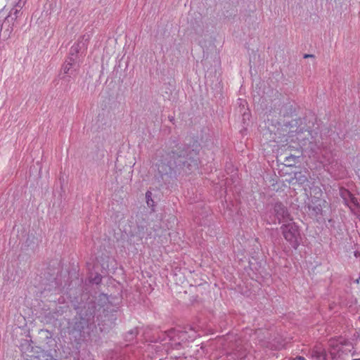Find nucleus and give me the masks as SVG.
I'll use <instances>...</instances> for the list:
<instances>
[{
    "label": "nucleus",
    "instance_id": "nucleus-1",
    "mask_svg": "<svg viewBox=\"0 0 360 360\" xmlns=\"http://www.w3.org/2000/svg\"><path fill=\"white\" fill-rule=\"evenodd\" d=\"M162 335L160 342L163 345L177 348L181 342L193 341L198 335L193 328L187 326L181 329H171Z\"/></svg>",
    "mask_w": 360,
    "mask_h": 360
},
{
    "label": "nucleus",
    "instance_id": "nucleus-2",
    "mask_svg": "<svg viewBox=\"0 0 360 360\" xmlns=\"http://www.w3.org/2000/svg\"><path fill=\"white\" fill-rule=\"evenodd\" d=\"M316 153H310L309 156L317 158L320 155L323 159L321 162L324 164V166H330L329 170H332V172L335 171V167H338V162L335 159L336 152L323 143L319 142L316 143Z\"/></svg>",
    "mask_w": 360,
    "mask_h": 360
},
{
    "label": "nucleus",
    "instance_id": "nucleus-3",
    "mask_svg": "<svg viewBox=\"0 0 360 360\" xmlns=\"http://www.w3.org/2000/svg\"><path fill=\"white\" fill-rule=\"evenodd\" d=\"M291 141H297L302 152L316 153V146L318 142L314 140L312 133L309 130H300L291 135Z\"/></svg>",
    "mask_w": 360,
    "mask_h": 360
},
{
    "label": "nucleus",
    "instance_id": "nucleus-4",
    "mask_svg": "<svg viewBox=\"0 0 360 360\" xmlns=\"http://www.w3.org/2000/svg\"><path fill=\"white\" fill-rule=\"evenodd\" d=\"M281 229L285 240L296 250L302 240L298 226L291 221L281 226Z\"/></svg>",
    "mask_w": 360,
    "mask_h": 360
},
{
    "label": "nucleus",
    "instance_id": "nucleus-5",
    "mask_svg": "<svg viewBox=\"0 0 360 360\" xmlns=\"http://www.w3.org/2000/svg\"><path fill=\"white\" fill-rule=\"evenodd\" d=\"M80 44L73 45L70 49L71 56L69 57L63 65L61 72L63 74L68 77H75L77 75V56L75 54L79 52L81 49Z\"/></svg>",
    "mask_w": 360,
    "mask_h": 360
},
{
    "label": "nucleus",
    "instance_id": "nucleus-6",
    "mask_svg": "<svg viewBox=\"0 0 360 360\" xmlns=\"http://www.w3.org/2000/svg\"><path fill=\"white\" fill-rule=\"evenodd\" d=\"M274 216H269L268 219L269 224H278L287 223L292 221V217L290 216L287 207L281 202H276L274 206L273 210Z\"/></svg>",
    "mask_w": 360,
    "mask_h": 360
},
{
    "label": "nucleus",
    "instance_id": "nucleus-7",
    "mask_svg": "<svg viewBox=\"0 0 360 360\" xmlns=\"http://www.w3.org/2000/svg\"><path fill=\"white\" fill-rule=\"evenodd\" d=\"M177 164L175 158V153H166L156 163L159 174L162 177L165 175L171 174L174 166Z\"/></svg>",
    "mask_w": 360,
    "mask_h": 360
},
{
    "label": "nucleus",
    "instance_id": "nucleus-8",
    "mask_svg": "<svg viewBox=\"0 0 360 360\" xmlns=\"http://www.w3.org/2000/svg\"><path fill=\"white\" fill-rule=\"evenodd\" d=\"M340 196L343 199L345 204L356 217H360V207L357 200L347 189L340 190Z\"/></svg>",
    "mask_w": 360,
    "mask_h": 360
},
{
    "label": "nucleus",
    "instance_id": "nucleus-9",
    "mask_svg": "<svg viewBox=\"0 0 360 360\" xmlns=\"http://www.w3.org/2000/svg\"><path fill=\"white\" fill-rule=\"evenodd\" d=\"M314 193V197L311 199V202L313 205H309V208L312 209L314 211H315L316 213H319L322 210V207L326 202V201L322 200L320 198L322 195V191L321 189L318 187L315 186L311 188V194Z\"/></svg>",
    "mask_w": 360,
    "mask_h": 360
},
{
    "label": "nucleus",
    "instance_id": "nucleus-10",
    "mask_svg": "<svg viewBox=\"0 0 360 360\" xmlns=\"http://www.w3.org/2000/svg\"><path fill=\"white\" fill-rule=\"evenodd\" d=\"M24 1L18 0V1L15 4L13 8L11 9L7 18L11 19V20H15V19H17L19 13L20 12L22 8L24 6Z\"/></svg>",
    "mask_w": 360,
    "mask_h": 360
},
{
    "label": "nucleus",
    "instance_id": "nucleus-11",
    "mask_svg": "<svg viewBox=\"0 0 360 360\" xmlns=\"http://www.w3.org/2000/svg\"><path fill=\"white\" fill-rule=\"evenodd\" d=\"M312 356L316 357L319 360H324L325 352L321 348L317 347L316 349L313 350Z\"/></svg>",
    "mask_w": 360,
    "mask_h": 360
},
{
    "label": "nucleus",
    "instance_id": "nucleus-12",
    "mask_svg": "<svg viewBox=\"0 0 360 360\" xmlns=\"http://www.w3.org/2000/svg\"><path fill=\"white\" fill-rule=\"evenodd\" d=\"M39 360H56L53 358V356L47 352H41L40 355H39Z\"/></svg>",
    "mask_w": 360,
    "mask_h": 360
},
{
    "label": "nucleus",
    "instance_id": "nucleus-13",
    "mask_svg": "<svg viewBox=\"0 0 360 360\" xmlns=\"http://www.w3.org/2000/svg\"><path fill=\"white\" fill-rule=\"evenodd\" d=\"M146 202L148 206L153 205V200L152 199V193L150 191H147L146 193Z\"/></svg>",
    "mask_w": 360,
    "mask_h": 360
},
{
    "label": "nucleus",
    "instance_id": "nucleus-14",
    "mask_svg": "<svg viewBox=\"0 0 360 360\" xmlns=\"http://www.w3.org/2000/svg\"><path fill=\"white\" fill-rule=\"evenodd\" d=\"M102 278L99 274H96L94 278L91 279V282L93 283L98 284L101 282Z\"/></svg>",
    "mask_w": 360,
    "mask_h": 360
},
{
    "label": "nucleus",
    "instance_id": "nucleus-15",
    "mask_svg": "<svg viewBox=\"0 0 360 360\" xmlns=\"http://www.w3.org/2000/svg\"><path fill=\"white\" fill-rule=\"evenodd\" d=\"M136 335V330H131L128 334V339L132 340Z\"/></svg>",
    "mask_w": 360,
    "mask_h": 360
},
{
    "label": "nucleus",
    "instance_id": "nucleus-16",
    "mask_svg": "<svg viewBox=\"0 0 360 360\" xmlns=\"http://www.w3.org/2000/svg\"><path fill=\"white\" fill-rule=\"evenodd\" d=\"M314 55H311V54H304V58H314Z\"/></svg>",
    "mask_w": 360,
    "mask_h": 360
},
{
    "label": "nucleus",
    "instance_id": "nucleus-17",
    "mask_svg": "<svg viewBox=\"0 0 360 360\" xmlns=\"http://www.w3.org/2000/svg\"><path fill=\"white\" fill-rule=\"evenodd\" d=\"M293 360H306V359L304 357L297 356L295 359H294Z\"/></svg>",
    "mask_w": 360,
    "mask_h": 360
},
{
    "label": "nucleus",
    "instance_id": "nucleus-18",
    "mask_svg": "<svg viewBox=\"0 0 360 360\" xmlns=\"http://www.w3.org/2000/svg\"><path fill=\"white\" fill-rule=\"evenodd\" d=\"M243 356H245V354H240V355L238 356V357H239V358H243Z\"/></svg>",
    "mask_w": 360,
    "mask_h": 360
},
{
    "label": "nucleus",
    "instance_id": "nucleus-19",
    "mask_svg": "<svg viewBox=\"0 0 360 360\" xmlns=\"http://www.w3.org/2000/svg\"><path fill=\"white\" fill-rule=\"evenodd\" d=\"M246 115H248V114H246L245 112H243V117H245Z\"/></svg>",
    "mask_w": 360,
    "mask_h": 360
},
{
    "label": "nucleus",
    "instance_id": "nucleus-20",
    "mask_svg": "<svg viewBox=\"0 0 360 360\" xmlns=\"http://www.w3.org/2000/svg\"><path fill=\"white\" fill-rule=\"evenodd\" d=\"M353 360H360V359H353Z\"/></svg>",
    "mask_w": 360,
    "mask_h": 360
}]
</instances>
